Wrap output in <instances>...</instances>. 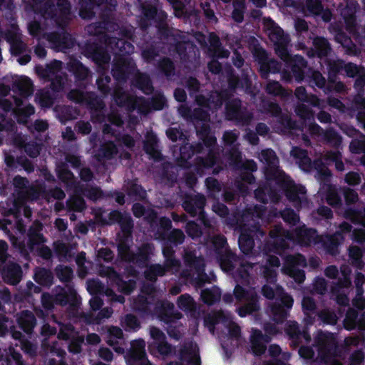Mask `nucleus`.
I'll list each match as a JSON object with an SVG mask.
<instances>
[{
	"label": "nucleus",
	"mask_w": 365,
	"mask_h": 365,
	"mask_svg": "<svg viewBox=\"0 0 365 365\" xmlns=\"http://www.w3.org/2000/svg\"><path fill=\"white\" fill-rule=\"evenodd\" d=\"M178 308L187 313L188 312H195L196 309V303L193 297L189 294H182L177 300Z\"/></svg>",
	"instance_id": "nucleus-57"
},
{
	"label": "nucleus",
	"mask_w": 365,
	"mask_h": 365,
	"mask_svg": "<svg viewBox=\"0 0 365 365\" xmlns=\"http://www.w3.org/2000/svg\"><path fill=\"white\" fill-rule=\"evenodd\" d=\"M79 115V111L77 108L71 106H64L59 110L58 118L60 121L65 124L67 122L76 119Z\"/></svg>",
	"instance_id": "nucleus-61"
},
{
	"label": "nucleus",
	"mask_w": 365,
	"mask_h": 365,
	"mask_svg": "<svg viewBox=\"0 0 365 365\" xmlns=\"http://www.w3.org/2000/svg\"><path fill=\"white\" fill-rule=\"evenodd\" d=\"M217 153L210 149L205 157H197L194 165V171L199 176H202L205 170L212 168L217 162Z\"/></svg>",
	"instance_id": "nucleus-22"
},
{
	"label": "nucleus",
	"mask_w": 365,
	"mask_h": 365,
	"mask_svg": "<svg viewBox=\"0 0 365 365\" xmlns=\"http://www.w3.org/2000/svg\"><path fill=\"white\" fill-rule=\"evenodd\" d=\"M210 48L209 51L213 58H223L229 56V51L223 48L219 37L214 33L210 34Z\"/></svg>",
	"instance_id": "nucleus-36"
},
{
	"label": "nucleus",
	"mask_w": 365,
	"mask_h": 365,
	"mask_svg": "<svg viewBox=\"0 0 365 365\" xmlns=\"http://www.w3.org/2000/svg\"><path fill=\"white\" fill-rule=\"evenodd\" d=\"M185 265L189 267L190 271L196 273L193 278L195 286L197 288H202L205 284L209 282V278L205 272L204 260L200 257H197L195 251H185L183 256Z\"/></svg>",
	"instance_id": "nucleus-9"
},
{
	"label": "nucleus",
	"mask_w": 365,
	"mask_h": 365,
	"mask_svg": "<svg viewBox=\"0 0 365 365\" xmlns=\"http://www.w3.org/2000/svg\"><path fill=\"white\" fill-rule=\"evenodd\" d=\"M56 305H70L76 307L78 304V294L71 284H66V288L61 287L55 294Z\"/></svg>",
	"instance_id": "nucleus-21"
},
{
	"label": "nucleus",
	"mask_w": 365,
	"mask_h": 365,
	"mask_svg": "<svg viewBox=\"0 0 365 365\" xmlns=\"http://www.w3.org/2000/svg\"><path fill=\"white\" fill-rule=\"evenodd\" d=\"M180 113L183 116L189 115L194 122L204 123L209 120L210 114L207 111L204 110L202 108H197L191 112V110L187 107H182L180 108Z\"/></svg>",
	"instance_id": "nucleus-49"
},
{
	"label": "nucleus",
	"mask_w": 365,
	"mask_h": 365,
	"mask_svg": "<svg viewBox=\"0 0 365 365\" xmlns=\"http://www.w3.org/2000/svg\"><path fill=\"white\" fill-rule=\"evenodd\" d=\"M67 210L72 212H83L86 208L85 199L79 195H72L66 202Z\"/></svg>",
	"instance_id": "nucleus-60"
},
{
	"label": "nucleus",
	"mask_w": 365,
	"mask_h": 365,
	"mask_svg": "<svg viewBox=\"0 0 365 365\" xmlns=\"http://www.w3.org/2000/svg\"><path fill=\"white\" fill-rule=\"evenodd\" d=\"M315 343L320 351L327 354H331L336 346L334 334L331 332L320 331L315 337Z\"/></svg>",
	"instance_id": "nucleus-26"
},
{
	"label": "nucleus",
	"mask_w": 365,
	"mask_h": 365,
	"mask_svg": "<svg viewBox=\"0 0 365 365\" xmlns=\"http://www.w3.org/2000/svg\"><path fill=\"white\" fill-rule=\"evenodd\" d=\"M287 56H279V58L284 63L285 67L289 72H283V78H295L297 82H301L304 78V68L307 66L306 60L301 55L292 56L289 52H287Z\"/></svg>",
	"instance_id": "nucleus-10"
},
{
	"label": "nucleus",
	"mask_w": 365,
	"mask_h": 365,
	"mask_svg": "<svg viewBox=\"0 0 365 365\" xmlns=\"http://www.w3.org/2000/svg\"><path fill=\"white\" fill-rule=\"evenodd\" d=\"M157 69L167 79H170L175 75V63L168 57H163L159 60L157 63Z\"/></svg>",
	"instance_id": "nucleus-44"
},
{
	"label": "nucleus",
	"mask_w": 365,
	"mask_h": 365,
	"mask_svg": "<svg viewBox=\"0 0 365 365\" xmlns=\"http://www.w3.org/2000/svg\"><path fill=\"white\" fill-rule=\"evenodd\" d=\"M220 289L216 286H212L210 289H204L200 293V298L202 302L210 306L217 302L220 299Z\"/></svg>",
	"instance_id": "nucleus-47"
},
{
	"label": "nucleus",
	"mask_w": 365,
	"mask_h": 365,
	"mask_svg": "<svg viewBox=\"0 0 365 365\" xmlns=\"http://www.w3.org/2000/svg\"><path fill=\"white\" fill-rule=\"evenodd\" d=\"M233 294L237 302L243 304L237 308V313L241 317L259 312L260 309L259 296L253 290H248L240 284H236Z\"/></svg>",
	"instance_id": "nucleus-4"
},
{
	"label": "nucleus",
	"mask_w": 365,
	"mask_h": 365,
	"mask_svg": "<svg viewBox=\"0 0 365 365\" xmlns=\"http://www.w3.org/2000/svg\"><path fill=\"white\" fill-rule=\"evenodd\" d=\"M181 198L182 207L186 213L193 217L198 215L200 220H203L204 207L206 206V197L203 195L185 192Z\"/></svg>",
	"instance_id": "nucleus-11"
},
{
	"label": "nucleus",
	"mask_w": 365,
	"mask_h": 365,
	"mask_svg": "<svg viewBox=\"0 0 365 365\" xmlns=\"http://www.w3.org/2000/svg\"><path fill=\"white\" fill-rule=\"evenodd\" d=\"M11 90L22 98H28L34 93V83L28 77L17 78L12 81Z\"/></svg>",
	"instance_id": "nucleus-27"
},
{
	"label": "nucleus",
	"mask_w": 365,
	"mask_h": 365,
	"mask_svg": "<svg viewBox=\"0 0 365 365\" xmlns=\"http://www.w3.org/2000/svg\"><path fill=\"white\" fill-rule=\"evenodd\" d=\"M265 27L269 41L274 43L276 54L279 57L287 56V52L289 51L287 46L290 41L289 35L270 18L267 21Z\"/></svg>",
	"instance_id": "nucleus-6"
},
{
	"label": "nucleus",
	"mask_w": 365,
	"mask_h": 365,
	"mask_svg": "<svg viewBox=\"0 0 365 365\" xmlns=\"http://www.w3.org/2000/svg\"><path fill=\"white\" fill-rule=\"evenodd\" d=\"M297 241L302 245L310 246L318 242L317 231L315 228H307L305 226L299 227L295 230Z\"/></svg>",
	"instance_id": "nucleus-28"
},
{
	"label": "nucleus",
	"mask_w": 365,
	"mask_h": 365,
	"mask_svg": "<svg viewBox=\"0 0 365 365\" xmlns=\"http://www.w3.org/2000/svg\"><path fill=\"white\" fill-rule=\"evenodd\" d=\"M109 277L117 290L123 294H130L136 288V280L129 279L125 280L120 274H118L113 267L109 268Z\"/></svg>",
	"instance_id": "nucleus-20"
},
{
	"label": "nucleus",
	"mask_w": 365,
	"mask_h": 365,
	"mask_svg": "<svg viewBox=\"0 0 365 365\" xmlns=\"http://www.w3.org/2000/svg\"><path fill=\"white\" fill-rule=\"evenodd\" d=\"M227 82L228 87L232 91H235L237 88H247L251 85L248 75H245L243 78H240L237 76L231 74L228 77Z\"/></svg>",
	"instance_id": "nucleus-59"
},
{
	"label": "nucleus",
	"mask_w": 365,
	"mask_h": 365,
	"mask_svg": "<svg viewBox=\"0 0 365 365\" xmlns=\"http://www.w3.org/2000/svg\"><path fill=\"white\" fill-rule=\"evenodd\" d=\"M58 339L69 341L68 350L71 353H81L85 336L80 335L78 331L71 324H62L58 333Z\"/></svg>",
	"instance_id": "nucleus-12"
},
{
	"label": "nucleus",
	"mask_w": 365,
	"mask_h": 365,
	"mask_svg": "<svg viewBox=\"0 0 365 365\" xmlns=\"http://www.w3.org/2000/svg\"><path fill=\"white\" fill-rule=\"evenodd\" d=\"M225 115L228 120L237 125H248L252 118V113L242 106V101L238 98L228 99L225 103Z\"/></svg>",
	"instance_id": "nucleus-8"
},
{
	"label": "nucleus",
	"mask_w": 365,
	"mask_h": 365,
	"mask_svg": "<svg viewBox=\"0 0 365 365\" xmlns=\"http://www.w3.org/2000/svg\"><path fill=\"white\" fill-rule=\"evenodd\" d=\"M294 305V298L284 289L278 292L275 300L269 304L271 319L277 324H282L289 316Z\"/></svg>",
	"instance_id": "nucleus-5"
},
{
	"label": "nucleus",
	"mask_w": 365,
	"mask_h": 365,
	"mask_svg": "<svg viewBox=\"0 0 365 365\" xmlns=\"http://www.w3.org/2000/svg\"><path fill=\"white\" fill-rule=\"evenodd\" d=\"M155 250V245L152 243H143L138 246L136 252L130 251L123 261L132 263L140 268H145L148 266Z\"/></svg>",
	"instance_id": "nucleus-13"
},
{
	"label": "nucleus",
	"mask_w": 365,
	"mask_h": 365,
	"mask_svg": "<svg viewBox=\"0 0 365 365\" xmlns=\"http://www.w3.org/2000/svg\"><path fill=\"white\" fill-rule=\"evenodd\" d=\"M42 231V225L41 224L31 226L28 230V246L30 248H34L36 246H39L43 245L46 242V239L43 234Z\"/></svg>",
	"instance_id": "nucleus-40"
},
{
	"label": "nucleus",
	"mask_w": 365,
	"mask_h": 365,
	"mask_svg": "<svg viewBox=\"0 0 365 365\" xmlns=\"http://www.w3.org/2000/svg\"><path fill=\"white\" fill-rule=\"evenodd\" d=\"M138 346L131 349L127 354V364L133 363V361H137L143 360L147 358L145 343L143 340L138 341Z\"/></svg>",
	"instance_id": "nucleus-58"
},
{
	"label": "nucleus",
	"mask_w": 365,
	"mask_h": 365,
	"mask_svg": "<svg viewBox=\"0 0 365 365\" xmlns=\"http://www.w3.org/2000/svg\"><path fill=\"white\" fill-rule=\"evenodd\" d=\"M36 98L43 108H51L54 103V97L48 89H42L37 92Z\"/></svg>",
	"instance_id": "nucleus-64"
},
{
	"label": "nucleus",
	"mask_w": 365,
	"mask_h": 365,
	"mask_svg": "<svg viewBox=\"0 0 365 365\" xmlns=\"http://www.w3.org/2000/svg\"><path fill=\"white\" fill-rule=\"evenodd\" d=\"M344 217L352 223L361 225L365 228V207L355 209L352 207L344 208Z\"/></svg>",
	"instance_id": "nucleus-41"
},
{
	"label": "nucleus",
	"mask_w": 365,
	"mask_h": 365,
	"mask_svg": "<svg viewBox=\"0 0 365 365\" xmlns=\"http://www.w3.org/2000/svg\"><path fill=\"white\" fill-rule=\"evenodd\" d=\"M56 27L61 31H55L47 34L46 40L50 46L57 51L73 48L75 46L76 41L71 34L66 31L68 26L63 29L57 26Z\"/></svg>",
	"instance_id": "nucleus-14"
},
{
	"label": "nucleus",
	"mask_w": 365,
	"mask_h": 365,
	"mask_svg": "<svg viewBox=\"0 0 365 365\" xmlns=\"http://www.w3.org/2000/svg\"><path fill=\"white\" fill-rule=\"evenodd\" d=\"M210 109H217L228 100V95L224 91L210 92L209 94Z\"/></svg>",
	"instance_id": "nucleus-63"
},
{
	"label": "nucleus",
	"mask_w": 365,
	"mask_h": 365,
	"mask_svg": "<svg viewBox=\"0 0 365 365\" xmlns=\"http://www.w3.org/2000/svg\"><path fill=\"white\" fill-rule=\"evenodd\" d=\"M325 200L329 205L335 209L342 207L341 198L335 185H329L327 192H325Z\"/></svg>",
	"instance_id": "nucleus-52"
},
{
	"label": "nucleus",
	"mask_w": 365,
	"mask_h": 365,
	"mask_svg": "<svg viewBox=\"0 0 365 365\" xmlns=\"http://www.w3.org/2000/svg\"><path fill=\"white\" fill-rule=\"evenodd\" d=\"M110 224L117 223L120 227L122 233L131 235L133 229V220L129 212H122L119 210H113L108 214Z\"/></svg>",
	"instance_id": "nucleus-18"
},
{
	"label": "nucleus",
	"mask_w": 365,
	"mask_h": 365,
	"mask_svg": "<svg viewBox=\"0 0 365 365\" xmlns=\"http://www.w3.org/2000/svg\"><path fill=\"white\" fill-rule=\"evenodd\" d=\"M252 230L243 228L238 237V246L242 252L246 255H250L254 248V233Z\"/></svg>",
	"instance_id": "nucleus-33"
},
{
	"label": "nucleus",
	"mask_w": 365,
	"mask_h": 365,
	"mask_svg": "<svg viewBox=\"0 0 365 365\" xmlns=\"http://www.w3.org/2000/svg\"><path fill=\"white\" fill-rule=\"evenodd\" d=\"M148 349L153 356H168L173 352V346L166 339L160 342H149Z\"/></svg>",
	"instance_id": "nucleus-39"
},
{
	"label": "nucleus",
	"mask_w": 365,
	"mask_h": 365,
	"mask_svg": "<svg viewBox=\"0 0 365 365\" xmlns=\"http://www.w3.org/2000/svg\"><path fill=\"white\" fill-rule=\"evenodd\" d=\"M134 86L140 90L145 95L153 93V87L149 76L145 73H140L134 78Z\"/></svg>",
	"instance_id": "nucleus-48"
},
{
	"label": "nucleus",
	"mask_w": 365,
	"mask_h": 365,
	"mask_svg": "<svg viewBox=\"0 0 365 365\" xmlns=\"http://www.w3.org/2000/svg\"><path fill=\"white\" fill-rule=\"evenodd\" d=\"M194 156V152L190 143H185L180 147V155L177 158L178 165L182 168H189L191 166L190 160Z\"/></svg>",
	"instance_id": "nucleus-45"
},
{
	"label": "nucleus",
	"mask_w": 365,
	"mask_h": 365,
	"mask_svg": "<svg viewBox=\"0 0 365 365\" xmlns=\"http://www.w3.org/2000/svg\"><path fill=\"white\" fill-rule=\"evenodd\" d=\"M34 279L38 284L49 287L53 284V274L49 269L41 267L36 271Z\"/></svg>",
	"instance_id": "nucleus-51"
},
{
	"label": "nucleus",
	"mask_w": 365,
	"mask_h": 365,
	"mask_svg": "<svg viewBox=\"0 0 365 365\" xmlns=\"http://www.w3.org/2000/svg\"><path fill=\"white\" fill-rule=\"evenodd\" d=\"M336 40L341 46L346 48L349 55H356L358 52V48L353 43L351 38L343 31H339L336 35Z\"/></svg>",
	"instance_id": "nucleus-54"
},
{
	"label": "nucleus",
	"mask_w": 365,
	"mask_h": 365,
	"mask_svg": "<svg viewBox=\"0 0 365 365\" xmlns=\"http://www.w3.org/2000/svg\"><path fill=\"white\" fill-rule=\"evenodd\" d=\"M107 46L115 47L120 51V54L129 55L133 53L134 47L132 43L124 38L113 37L112 41L108 43Z\"/></svg>",
	"instance_id": "nucleus-53"
},
{
	"label": "nucleus",
	"mask_w": 365,
	"mask_h": 365,
	"mask_svg": "<svg viewBox=\"0 0 365 365\" xmlns=\"http://www.w3.org/2000/svg\"><path fill=\"white\" fill-rule=\"evenodd\" d=\"M106 0H81L79 16L84 19H91L95 15L94 9L106 4Z\"/></svg>",
	"instance_id": "nucleus-32"
},
{
	"label": "nucleus",
	"mask_w": 365,
	"mask_h": 365,
	"mask_svg": "<svg viewBox=\"0 0 365 365\" xmlns=\"http://www.w3.org/2000/svg\"><path fill=\"white\" fill-rule=\"evenodd\" d=\"M67 70L71 73L76 86L81 89L87 88L91 78L90 69L76 58H71L67 63Z\"/></svg>",
	"instance_id": "nucleus-15"
},
{
	"label": "nucleus",
	"mask_w": 365,
	"mask_h": 365,
	"mask_svg": "<svg viewBox=\"0 0 365 365\" xmlns=\"http://www.w3.org/2000/svg\"><path fill=\"white\" fill-rule=\"evenodd\" d=\"M269 236L272 241L269 245V250L271 252L283 257L289 248V237L288 235H284L281 228H276L271 230L269 232Z\"/></svg>",
	"instance_id": "nucleus-17"
},
{
	"label": "nucleus",
	"mask_w": 365,
	"mask_h": 365,
	"mask_svg": "<svg viewBox=\"0 0 365 365\" xmlns=\"http://www.w3.org/2000/svg\"><path fill=\"white\" fill-rule=\"evenodd\" d=\"M125 192L133 201H143L147 197L146 190L138 182V180H129L126 183Z\"/></svg>",
	"instance_id": "nucleus-31"
},
{
	"label": "nucleus",
	"mask_w": 365,
	"mask_h": 365,
	"mask_svg": "<svg viewBox=\"0 0 365 365\" xmlns=\"http://www.w3.org/2000/svg\"><path fill=\"white\" fill-rule=\"evenodd\" d=\"M233 10L231 14L232 20L237 24L242 23L245 19L246 4L245 0H234L232 2Z\"/></svg>",
	"instance_id": "nucleus-55"
},
{
	"label": "nucleus",
	"mask_w": 365,
	"mask_h": 365,
	"mask_svg": "<svg viewBox=\"0 0 365 365\" xmlns=\"http://www.w3.org/2000/svg\"><path fill=\"white\" fill-rule=\"evenodd\" d=\"M38 14L50 19L59 28L68 26L72 19V5L68 0H47L38 8Z\"/></svg>",
	"instance_id": "nucleus-1"
},
{
	"label": "nucleus",
	"mask_w": 365,
	"mask_h": 365,
	"mask_svg": "<svg viewBox=\"0 0 365 365\" xmlns=\"http://www.w3.org/2000/svg\"><path fill=\"white\" fill-rule=\"evenodd\" d=\"M216 257L221 269L225 272H232L238 262L237 256L227 249L225 250V252L217 255Z\"/></svg>",
	"instance_id": "nucleus-30"
},
{
	"label": "nucleus",
	"mask_w": 365,
	"mask_h": 365,
	"mask_svg": "<svg viewBox=\"0 0 365 365\" xmlns=\"http://www.w3.org/2000/svg\"><path fill=\"white\" fill-rule=\"evenodd\" d=\"M103 43L88 41L83 47V54L94 62L98 70H106V65L110 61V55Z\"/></svg>",
	"instance_id": "nucleus-7"
},
{
	"label": "nucleus",
	"mask_w": 365,
	"mask_h": 365,
	"mask_svg": "<svg viewBox=\"0 0 365 365\" xmlns=\"http://www.w3.org/2000/svg\"><path fill=\"white\" fill-rule=\"evenodd\" d=\"M158 138L155 135H148L144 143V150L149 155L150 158L155 162H160L163 160V155L158 149Z\"/></svg>",
	"instance_id": "nucleus-34"
},
{
	"label": "nucleus",
	"mask_w": 365,
	"mask_h": 365,
	"mask_svg": "<svg viewBox=\"0 0 365 365\" xmlns=\"http://www.w3.org/2000/svg\"><path fill=\"white\" fill-rule=\"evenodd\" d=\"M98 77L96 79V86L98 91L101 95L106 98L110 95L111 93V88L110 86V83L111 81L110 77L106 73V70H98Z\"/></svg>",
	"instance_id": "nucleus-43"
},
{
	"label": "nucleus",
	"mask_w": 365,
	"mask_h": 365,
	"mask_svg": "<svg viewBox=\"0 0 365 365\" xmlns=\"http://www.w3.org/2000/svg\"><path fill=\"white\" fill-rule=\"evenodd\" d=\"M87 31L91 36H96L99 43L107 46L108 43L112 41L113 36H110L105 30L101 23H94L87 27Z\"/></svg>",
	"instance_id": "nucleus-35"
},
{
	"label": "nucleus",
	"mask_w": 365,
	"mask_h": 365,
	"mask_svg": "<svg viewBox=\"0 0 365 365\" xmlns=\"http://www.w3.org/2000/svg\"><path fill=\"white\" fill-rule=\"evenodd\" d=\"M173 50L179 55L181 61L184 62L189 61L192 58V53L197 50L196 46L190 41L185 40L183 35L179 36L177 40L174 41L172 45Z\"/></svg>",
	"instance_id": "nucleus-19"
},
{
	"label": "nucleus",
	"mask_w": 365,
	"mask_h": 365,
	"mask_svg": "<svg viewBox=\"0 0 365 365\" xmlns=\"http://www.w3.org/2000/svg\"><path fill=\"white\" fill-rule=\"evenodd\" d=\"M312 51L317 58L322 59L329 56L332 52V47L329 40L323 36H316L312 41Z\"/></svg>",
	"instance_id": "nucleus-29"
},
{
	"label": "nucleus",
	"mask_w": 365,
	"mask_h": 365,
	"mask_svg": "<svg viewBox=\"0 0 365 365\" xmlns=\"http://www.w3.org/2000/svg\"><path fill=\"white\" fill-rule=\"evenodd\" d=\"M11 324L12 322L9 321L6 316L0 314V336H4L9 332L12 339L24 344L26 341L25 335Z\"/></svg>",
	"instance_id": "nucleus-25"
},
{
	"label": "nucleus",
	"mask_w": 365,
	"mask_h": 365,
	"mask_svg": "<svg viewBox=\"0 0 365 365\" xmlns=\"http://www.w3.org/2000/svg\"><path fill=\"white\" fill-rule=\"evenodd\" d=\"M21 212L19 209L14 206L13 208L8 209L4 212V218L0 220V227L4 231H9L12 228L13 222L19 221Z\"/></svg>",
	"instance_id": "nucleus-37"
},
{
	"label": "nucleus",
	"mask_w": 365,
	"mask_h": 365,
	"mask_svg": "<svg viewBox=\"0 0 365 365\" xmlns=\"http://www.w3.org/2000/svg\"><path fill=\"white\" fill-rule=\"evenodd\" d=\"M136 65L131 59L120 57L113 63L111 73L114 79L118 81H125L134 72Z\"/></svg>",
	"instance_id": "nucleus-16"
},
{
	"label": "nucleus",
	"mask_w": 365,
	"mask_h": 365,
	"mask_svg": "<svg viewBox=\"0 0 365 365\" xmlns=\"http://www.w3.org/2000/svg\"><path fill=\"white\" fill-rule=\"evenodd\" d=\"M363 250L356 246L351 245L349 248V262L356 269H364L365 262L363 260Z\"/></svg>",
	"instance_id": "nucleus-42"
},
{
	"label": "nucleus",
	"mask_w": 365,
	"mask_h": 365,
	"mask_svg": "<svg viewBox=\"0 0 365 365\" xmlns=\"http://www.w3.org/2000/svg\"><path fill=\"white\" fill-rule=\"evenodd\" d=\"M284 269L287 272L291 269H297L299 266H305L306 259L303 255L297 254L296 255H284Z\"/></svg>",
	"instance_id": "nucleus-46"
},
{
	"label": "nucleus",
	"mask_w": 365,
	"mask_h": 365,
	"mask_svg": "<svg viewBox=\"0 0 365 365\" xmlns=\"http://www.w3.org/2000/svg\"><path fill=\"white\" fill-rule=\"evenodd\" d=\"M132 240V234L118 233V243H117V252L118 257L123 261L131 251L130 242Z\"/></svg>",
	"instance_id": "nucleus-50"
},
{
	"label": "nucleus",
	"mask_w": 365,
	"mask_h": 365,
	"mask_svg": "<svg viewBox=\"0 0 365 365\" xmlns=\"http://www.w3.org/2000/svg\"><path fill=\"white\" fill-rule=\"evenodd\" d=\"M1 274L2 279L6 283L16 285L22 279L23 271L19 264L9 262L3 268Z\"/></svg>",
	"instance_id": "nucleus-24"
},
{
	"label": "nucleus",
	"mask_w": 365,
	"mask_h": 365,
	"mask_svg": "<svg viewBox=\"0 0 365 365\" xmlns=\"http://www.w3.org/2000/svg\"><path fill=\"white\" fill-rule=\"evenodd\" d=\"M359 322V313L353 309H349L346 312L345 319H344V328L347 330L361 329Z\"/></svg>",
	"instance_id": "nucleus-56"
},
{
	"label": "nucleus",
	"mask_w": 365,
	"mask_h": 365,
	"mask_svg": "<svg viewBox=\"0 0 365 365\" xmlns=\"http://www.w3.org/2000/svg\"><path fill=\"white\" fill-rule=\"evenodd\" d=\"M266 176L268 180L270 179L275 180L277 185L281 189L287 199L290 202H293L295 207L301 205L300 195H304L306 192L304 186L297 185L294 180L283 171L271 170L266 173Z\"/></svg>",
	"instance_id": "nucleus-2"
},
{
	"label": "nucleus",
	"mask_w": 365,
	"mask_h": 365,
	"mask_svg": "<svg viewBox=\"0 0 365 365\" xmlns=\"http://www.w3.org/2000/svg\"><path fill=\"white\" fill-rule=\"evenodd\" d=\"M259 65V72L262 79L269 78V74L279 73L282 69V63L275 59H269L268 61L261 63Z\"/></svg>",
	"instance_id": "nucleus-38"
},
{
	"label": "nucleus",
	"mask_w": 365,
	"mask_h": 365,
	"mask_svg": "<svg viewBox=\"0 0 365 365\" xmlns=\"http://www.w3.org/2000/svg\"><path fill=\"white\" fill-rule=\"evenodd\" d=\"M344 62L342 61H327V69L329 73V82L334 83L338 74L343 70Z\"/></svg>",
	"instance_id": "nucleus-62"
},
{
	"label": "nucleus",
	"mask_w": 365,
	"mask_h": 365,
	"mask_svg": "<svg viewBox=\"0 0 365 365\" xmlns=\"http://www.w3.org/2000/svg\"><path fill=\"white\" fill-rule=\"evenodd\" d=\"M67 98L76 103L86 105L93 110L91 117L93 122L103 123L107 121L108 115L103 111L104 103L93 92L72 89L67 93Z\"/></svg>",
	"instance_id": "nucleus-3"
},
{
	"label": "nucleus",
	"mask_w": 365,
	"mask_h": 365,
	"mask_svg": "<svg viewBox=\"0 0 365 365\" xmlns=\"http://www.w3.org/2000/svg\"><path fill=\"white\" fill-rule=\"evenodd\" d=\"M16 321L19 328L28 336H31L37 324V319L31 311H21L17 314Z\"/></svg>",
	"instance_id": "nucleus-23"
}]
</instances>
